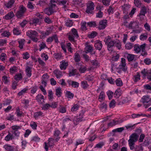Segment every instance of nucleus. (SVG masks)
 <instances>
[{
  "label": "nucleus",
  "mask_w": 151,
  "mask_h": 151,
  "mask_svg": "<svg viewBox=\"0 0 151 151\" xmlns=\"http://www.w3.org/2000/svg\"><path fill=\"white\" fill-rule=\"evenodd\" d=\"M104 42L106 45L107 46L108 50L110 52H112L113 50L112 47L114 46L115 41L111 39V37L109 36L105 38Z\"/></svg>",
  "instance_id": "f257e3e1"
},
{
  "label": "nucleus",
  "mask_w": 151,
  "mask_h": 151,
  "mask_svg": "<svg viewBox=\"0 0 151 151\" xmlns=\"http://www.w3.org/2000/svg\"><path fill=\"white\" fill-rule=\"evenodd\" d=\"M141 73L142 75L143 79H146V77H147V79L149 81H151V70H147V69L144 68L141 71Z\"/></svg>",
  "instance_id": "f03ea898"
},
{
  "label": "nucleus",
  "mask_w": 151,
  "mask_h": 151,
  "mask_svg": "<svg viewBox=\"0 0 151 151\" xmlns=\"http://www.w3.org/2000/svg\"><path fill=\"white\" fill-rule=\"evenodd\" d=\"M83 112L82 111L79 113L77 117L74 119L73 122L74 124L77 125L79 122H81L83 120L82 118L83 117Z\"/></svg>",
  "instance_id": "7ed1b4c3"
},
{
  "label": "nucleus",
  "mask_w": 151,
  "mask_h": 151,
  "mask_svg": "<svg viewBox=\"0 0 151 151\" xmlns=\"http://www.w3.org/2000/svg\"><path fill=\"white\" fill-rule=\"evenodd\" d=\"M94 3L92 2H90L87 6L86 12L88 14H92V10L94 9Z\"/></svg>",
  "instance_id": "20e7f679"
},
{
  "label": "nucleus",
  "mask_w": 151,
  "mask_h": 151,
  "mask_svg": "<svg viewBox=\"0 0 151 151\" xmlns=\"http://www.w3.org/2000/svg\"><path fill=\"white\" fill-rule=\"evenodd\" d=\"M139 137L138 135L135 133H133L130 136L128 142H132L135 143L138 140Z\"/></svg>",
  "instance_id": "39448f33"
},
{
  "label": "nucleus",
  "mask_w": 151,
  "mask_h": 151,
  "mask_svg": "<svg viewBox=\"0 0 151 151\" xmlns=\"http://www.w3.org/2000/svg\"><path fill=\"white\" fill-rule=\"evenodd\" d=\"M26 34L30 38L33 37H37L38 33L35 30H30L27 32Z\"/></svg>",
  "instance_id": "423d86ee"
},
{
  "label": "nucleus",
  "mask_w": 151,
  "mask_h": 151,
  "mask_svg": "<svg viewBox=\"0 0 151 151\" xmlns=\"http://www.w3.org/2000/svg\"><path fill=\"white\" fill-rule=\"evenodd\" d=\"M147 8L145 6L141 8L140 12L138 15V16L140 17L141 20H142L143 19V18H142L141 16H145V14L147 13Z\"/></svg>",
  "instance_id": "0eeeda50"
},
{
  "label": "nucleus",
  "mask_w": 151,
  "mask_h": 151,
  "mask_svg": "<svg viewBox=\"0 0 151 151\" xmlns=\"http://www.w3.org/2000/svg\"><path fill=\"white\" fill-rule=\"evenodd\" d=\"M99 24V29L100 30L103 29L105 28L107 25V20L106 19L101 20Z\"/></svg>",
  "instance_id": "6e6552de"
},
{
  "label": "nucleus",
  "mask_w": 151,
  "mask_h": 151,
  "mask_svg": "<svg viewBox=\"0 0 151 151\" xmlns=\"http://www.w3.org/2000/svg\"><path fill=\"white\" fill-rule=\"evenodd\" d=\"M102 46L103 45L101 41L97 40L95 42L94 47L96 49L100 51L101 50Z\"/></svg>",
  "instance_id": "1a4fd4ad"
},
{
  "label": "nucleus",
  "mask_w": 151,
  "mask_h": 151,
  "mask_svg": "<svg viewBox=\"0 0 151 151\" xmlns=\"http://www.w3.org/2000/svg\"><path fill=\"white\" fill-rule=\"evenodd\" d=\"M57 10H55L54 9L50 6L45 9L44 12L45 13L48 15H51L54 12H56Z\"/></svg>",
  "instance_id": "9d476101"
},
{
  "label": "nucleus",
  "mask_w": 151,
  "mask_h": 151,
  "mask_svg": "<svg viewBox=\"0 0 151 151\" xmlns=\"http://www.w3.org/2000/svg\"><path fill=\"white\" fill-rule=\"evenodd\" d=\"M103 7V6H99L96 7V10L98 11V12L96 13V17L101 18L103 17V13L101 12V9Z\"/></svg>",
  "instance_id": "9b49d317"
},
{
  "label": "nucleus",
  "mask_w": 151,
  "mask_h": 151,
  "mask_svg": "<svg viewBox=\"0 0 151 151\" xmlns=\"http://www.w3.org/2000/svg\"><path fill=\"white\" fill-rule=\"evenodd\" d=\"M36 100L40 104H42L44 103V96L41 94H38L37 96Z\"/></svg>",
  "instance_id": "f8f14e48"
},
{
  "label": "nucleus",
  "mask_w": 151,
  "mask_h": 151,
  "mask_svg": "<svg viewBox=\"0 0 151 151\" xmlns=\"http://www.w3.org/2000/svg\"><path fill=\"white\" fill-rule=\"evenodd\" d=\"M141 102L143 104L145 103L151 104V98H150L148 96H144L142 98Z\"/></svg>",
  "instance_id": "ddd939ff"
},
{
  "label": "nucleus",
  "mask_w": 151,
  "mask_h": 151,
  "mask_svg": "<svg viewBox=\"0 0 151 151\" xmlns=\"http://www.w3.org/2000/svg\"><path fill=\"white\" fill-rule=\"evenodd\" d=\"M57 3V0H50L49 3L50 6L54 9L55 10H58V8L56 4V3Z\"/></svg>",
  "instance_id": "4468645a"
},
{
  "label": "nucleus",
  "mask_w": 151,
  "mask_h": 151,
  "mask_svg": "<svg viewBox=\"0 0 151 151\" xmlns=\"http://www.w3.org/2000/svg\"><path fill=\"white\" fill-rule=\"evenodd\" d=\"M146 44L145 43H143L142 45L141 46L142 49V53H141V55L143 56H145L147 55V53L145 50V46Z\"/></svg>",
  "instance_id": "2eb2a0df"
},
{
  "label": "nucleus",
  "mask_w": 151,
  "mask_h": 151,
  "mask_svg": "<svg viewBox=\"0 0 151 151\" xmlns=\"http://www.w3.org/2000/svg\"><path fill=\"white\" fill-rule=\"evenodd\" d=\"M58 4L60 5L63 6V8H65L67 6L66 4L68 1V0H57Z\"/></svg>",
  "instance_id": "dca6fc26"
},
{
  "label": "nucleus",
  "mask_w": 151,
  "mask_h": 151,
  "mask_svg": "<svg viewBox=\"0 0 151 151\" xmlns=\"http://www.w3.org/2000/svg\"><path fill=\"white\" fill-rule=\"evenodd\" d=\"M14 16L13 12H11L4 17V18L6 20L10 19L12 18Z\"/></svg>",
  "instance_id": "f3484780"
},
{
  "label": "nucleus",
  "mask_w": 151,
  "mask_h": 151,
  "mask_svg": "<svg viewBox=\"0 0 151 151\" xmlns=\"http://www.w3.org/2000/svg\"><path fill=\"white\" fill-rule=\"evenodd\" d=\"M68 65V62H66L65 61L63 60L61 62L60 66L61 70H65Z\"/></svg>",
  "instance_id": "a211bd4d"
},
{
  "label": "nucleus",
  "mask_w": 151,
  "mask_h": 151,
  "mask_svg": "<svg viewBox=\"0 0 151 151\" xmlns=\"http://www.w3.org/2000/svg\"><path fill=\"white\" fill-rule=\"evenodd\" d=\"M142 45H139L138 44H135L134 46V50L136 53H138L139 52L142 50L141 46Z\"/></svg>",
  "instance_id": "6ab92c4d"
},
{
  "label": "nucleus",
  "mask_w": 151,
  "mask_h": 151,
  "mask_svg": "<svg viewBox=\"0 0 151 151\" xmlns=\"http://www.w3.org/2000/svg\"><path fill=\"white\" fill-rule=\"evenodd\" d=\"M125 55L127 56V58L129 62L132 61L134 58L135 55L133 54L126 53H125Z\"/></svg>",
  "instance_id": "aec40b11"
},
{
  "label": "nucleus",
  "mask_w": 151,
  "mask_h": 151,
  "mask_svg": "<svg viewBox=\"0 0 151 151\" xmlns=\"http://www.w3.org/2000/svg\"><path fill=\"white\" fill-rule=\"evenodd\" d=\"M32 68L27 66L25 69V71L28 77H30L32 75Z\"/></svg>",
  "instance_id": "412c9836"
},
{
  "label": "nucleus",
  "mask_w": 151,
  "mask_h": 151,
  "mask_svg": "<svg viewBox=\"0 0 151 151\" xmlns=\"http://www.w3.org/2000/svg\"><path fill=\"white\" fill-rule=\"evenodd\" d=\"M4 148L6 151H14V148L13 146L7 144L4 145Z\"/></svg>",
  "instance_id": "4be33fe9"
},
{
  "label": "nucleus",
  "mask_w": 151,
  "mask_h": 151,
  "mask_svg": "<svg viewBox=\"0 0 151 151\" xmlns=\"http://www.w3.org/2000/svg\"><path fill=\"white\" fill-rule=\"evenodd\" d=\"M13 32L14 34L15 35H18L21 34L20 30H19V28L17 27L14 28Z\"/></svg>",
  "instance_id": "5701e85b"
},
{
  "label": "nucleus",
  "mask_w": 151,
  "mask_h": 151,
  "mask_svg": "<svg viewBox=\"0 0 151 151\" xmlns=\"http://www.w3.org/2000/svg\"><path fill=\"white\" fill-rule=\"evenodd\" d=\"M55 95L58 97H60L61 96L62 90L60 87L57 88L55 90Z\"/></svg>",
  "instance_id": "b1692460"
},
{
  "label": "nucleus",
  "mask_w": 151,
  "mask_h": 151,
  "mask_svg": "<svg viewBox=\"0 0 151 151\" xmlns=\"http://www.w3.org/2000/svg\"><path fill=\"white\" fill-rule=\"evenodd\" d=\"M14 1V0H10L7 3H5V5L8 8H10L12 6Z\"/></svg>",
  "instance_id": "393cba45"
},
{
  "label": "nucleus",
  "mask_w": 151,
  "mask_h": 151,
  "mask_svg": "<svg viewBox=\"0 0 151 151\" xmlns=\"http://www.w3.org/2000/svg\"><path fill=\"white\" fill-rule=\"evenodd\" d=\"M74 60L76 62H78L81 61V57L79 54L76 52L74 55Z\"/></svg>",
  "instance_id": "a878e982"
},
{
  "label": "nucleus",
  "mask_w": 151,
  "mask_h": 151,
  "mask_svg": "<svg viewBox=\"0 0 151 151\" xmlns=\"http://www.w3.org/2000/svg\"><path fill=\"white\" fill-rule=\"evenodd\" d=\"M54 73L58 78H60V77L62 76V72L59 70H55Z\"/></svg>",
  "instance_id": "bb28decb"
},
{
  "label": "nucleus",
  "mask_w": 151,
  "mask_h": 151,
  "mask_svg": "<svg viewBox=\"0 0 151 151\" xmlns=\"http://www.w3.org/2000/svg\"><path fill=\"white\" fill-rule=\"evenodd\" d=\"M73 4L78 6H81L82 4V0H73Z\"/></svg>",
  "instance_id": "cd10ccee"
},
{
  "label": "nucleus",
  "mask_w": 151,
  "mask_h": 151,
  "mask_svg": "<svg viewBox=\"0 0 151 151\" xmlns=\"http://www.w3.org/2000/svg\"><path fill=\"white\" fill-rule=\"evenodd\" d=\"M13 138V134L9 132L8 134L5 137L4 139L6 141H9L12 140Z\"/></svg>",
  "instance_id": "c85d7f7f"
},
{
  "label": "nucleus",
  "mask_w": 151,
  "mask_h": 151,
  "mask_svg": "<svg viewBox=\"0 0 151 151\" xmlns=\"http://www.w3.org/2000/svg\"><path fill=\"white\" fill-rule=\"evenodd\" d=\"M65 95L66 97L70 99L73 98L74 97V94L68 91H66Z\"/></svg>",
  "instance_id": "c756f323"
},
{
  "label": "nucleus",
  "mask_w": 151,
  "mask_h": 151,
  "mask_svg": "<svg viewBox=\"0 0 151 151\" xmlns=\"http://www.w3.org/2000/svg\"><path fill=\"white\" fill-rule=\"evenodd\" d=\"M71 32H72L70 33V34L74 36V37H76L77 38L78 37V35L77 31L76 29L74 28H73L71 29Z\"/></svg>",
  "instance_id": "7c9ffc66"
},
{
  "label": "nucleus",
  "mask_w": 151,
  "mask_h": 151,
  "mask_svg": "<svg viewBox=\"0 0 151 151\" xmlns=\"http://www.w3.org/2000/svg\"><path fill=\"white\" fill-rule=\"evenodd\" d=\"M105 99V95L104 92L101 91L99 96V100L100 102H102Z\"/></svg>",
  "instance_id": "2f4dec72"
},
{
  "label": "nucleus",
  "mask_w": 151,
  "mask_h": 151,
  "mask_svg": "<svg viewBox=\"0 0 151 151\" xmlns=\"http://www.w3.org/2000/svg\"><path fill=\"white\" fill-rule=\"evenodd\" d=\"M98 35V33L95 31H92L90 34L88 35L87 37L90 38H93Z\"/></svg>",
  "instance_id": "473e14b6"
},
{
  "label": "nucleus",
  "mask_w": 151,
  "mask_h": 151,
  "mask_svg": "<svg viewBox=\"0 0 151 151\" xmlns=\"http://www.w3.org/2000/svg\"><path fill=\"white\" fill-rule=\"evenodd\" d=\"M118 68L120 69H121L124 72H126L127 69V67L126 64H120Z\"/></svg>",
  "instance_id": "72a5a7b5"
},
{
  "label": "nucleus",
  "mask_w": 151,
  "mask_h": 151,
  "mask_svg": "<svg viewBox=\"0 0 151 151\" xmlns=\"http://www.w3.org/2000/svg\"><path fill=\"white\" fill-rule=\"evenodd\" d=\"M59 111L60 112L64 113L66 112V109L65 108L62 106L61 105H60L58 107Z\"/></svg>",
  "instance_id": "f704fd0d"
},
{
  "label": "nucleus",
  "mask_w": 151,
  "mask_h": 151,
  "mask_svg": "<svg viewBox=\"0 0 151 151\" xmlns=\"http://www.w3.org/2000/svg\"><path fill=\"white\" fill-rule=\"evenodd\" d=\"M81 86L84 89H86L88 86L87 81H83L81 82Z\"/></svg>",
  "instance_id": "c9c22d12"
},
{
  "label": "nucleus",
  "mask_w": 151,
  "mask_h": 151,
  "mask_svg": "<svg viewBox=\"0 0 151 151\" xmlns=\"http://www.w3.org/2000/svg\"><path fill=\"white\" fill-rule=\"evenodd\" d=\"M86 22H81V29L83 31L86 30L87 29L86 26Z\"/></svg>",
  "instance_id": "e433bc0d"
},
{
  "label": "nucleus",
  "mask_w": 151,
  "mask_h": 151,
  "mask_svg": "<svg viewBox=\"0 0 151 151\" xmlns=\"http://www.w3.org/2000/svg\"><path fill=\"white\" fill-rule=\"evenodd\" d=\"M116 85L118 86H121L122 85V82L120 78H118L115 81Z\"/></svg>",
  "instance_id": "4c0bfd02"
},
{
  "label": "nucleus",
  "mask_w": 151,
  "mask_h": 151,
  "mask_svg": "<svg viewBox=\"0 0 151 151\" xmlns=\"http://www.w3.org/2000/svg\"><path fill=\"white\" fill-rule=\"evenodd\" d=\"M114 45L115 46L119 49L121 48V43L118 40L115 41Z\"/></svg>",
  "instance_id": "58836bf2"
},
{
  "label": "nucleus",
  "mask_w": 151,
  "mask_h": 151,
  "mask_svg": "<svg viewBox=\"0 0 151 151\" xmlns=\"http://www.w3.org/2000/svg\"><path fill=\"white\" fill-rule=\"evenodd\" d=\"M50 33L51 32L50 30H46L45 32L42 31L41 32V34L43 37H45L46 36L49 35Z\"/></svg>",
  "instance_id": "ea45409f"
},
{
  "label": "nucleus",
  "mask_w": 151,
  "mask_h": 151,
  "mask_svg": "<svg viewBox=\"0 0 151 151\" xmlns=\"http://www.w3.org/2000/svg\"><path fill=\"white\" fill-rule=\"evenodd\" d=\"M25 41V40L24 39H21L20 41H18L19 44V47L22 49L23 48V46L24 44V42Z\"/></svg>",
  "instance_id": "a19ab883"
},
{
  "label": "nucleus",
  "mask_w": 151,
  "mask_h": 151,
  "mask_svg": "<svg viewBox=\"0 0 151 151\" xmlns=\"http://www.w3.org/2000/svg\"><path fill=\"white\" fill-rule=\"evenodd\" d=\"M26 9L23 5H20L19 6V11L21 12H22L24 13L26 11Z\"/></svg>",
  "instance_id": "79ce46f5"
},
{
  "label": "nucleus",
  "mask_w": 151,
  "mask_h": 151,
  "mask_svg": "<svg viewBox=\"0 0 151 151\" xmlns=\"http://www.w3.org/2000/svg\"><path fill=\"white\" fill-rule=\"evenodd\" d=\"M134 3L137 7L140 8L141 6V3L139 0H134Z\"/></svg>",
  "instance_id": "37998d69"
},
{
  "label": "nucleus",
  "mask_w": 151,
  "mask_h": 151,
  "mask_svg": "<svg viewBox=\"0 0 151 151\" xmlns=\"http://www.w3.org/2000/svg\"><path fill=\"white\" fill-rule=\"evenodd\" d=\"M128 143L130 149L131 150H133L134 149L135 150V143L134 142H128Z\"/></svg>",
  "instance_id": "c03bdc74"
},
{
  "label": "nucleus",
  "mask_w": 151,
  "mask_h": 151,
  "mask_svg": "<svg viewBox=\"0 0 151 151\" xmlns=\"http://www.w3.org/2000/svg\"><path fill=\"white\" fill-rule=\"evenodd\" d=\"M28 89L27 88H24L23 89L20 91L18 93V95L19 96L22 95L23 94L26 93V91Z\"/></svg>",
  "instance_id": "a18cd8bd"
},
{
  "label": "nucleus",
  "mask_w": 151,
  "mask_h": 151,
  "mask_svg": "<svg viewBox=\"0 0 151 151\" xmlns=\"http://www.w3.org/2000/svg\"><path fill=\"white\" fill-rule=\"evenodd\" d=\"M24 14V13L22 12H21L18 10L17 12L16 15L18 18H20L23 16Z\"/></svg>",
  "instance_id": "49530a36"
},
{
  "label": "nucleus",
  "mask_w": 151,
  "mask_h": 151,
  "mask_svg": "<svg viewBox=\"0 0 151 151\" xmlns=\"http://www.w3.org/2000/svg\"><path fill=\"white\" fill-rule=\"evenodd\" d=\"M133 47V44L131 43H127L125 45V47L127 49L129 50Z\"/></svg>",
  "instance_id": "de8ad7c7"
},
{
  "label": "nucleus",
  "mask_w": 151,
  "mask_h": 151,
  "mask_svg": "<svg viewBox=\"0 0 151 151\" xmlns=\"http://www.w3.org/2000/svg\"><path fill=\"white\" fill-rule=\"evenodd\" d=\"M143 150V148L142 146H136L135 148V151H142Z\"/></svg>",
  "instance_id": "09e8293b"
},
{
  "label": "nucleus",
  "mask_w": 151,
  "mask_h": 151,
  "mask_svg": "<svg viewBox=\"0 0 151 151\" xmlns=\"http://www.w3.org/2000/svg\"><path fill=\"white\" fill-rule=\"evenodd\" d=\"M79 108L78 105L76 104L74 105L73 107L71 108V110L72 111H76Z\"/></svg>",
  "instance_id": "8fccbe9b"
},
{
  "label": "nucleus",
  "mask_w": 151,
  "mask_h": 151,
  "mask_svg": "<svg viewBox=\"0 0 151 151\" xmlns=\"http://www.w3.org/2000/svg\"><path fill=\"white\" fill-rule=\"evenodd\" d=\"M86 48V51L88 52H91L93 50V47L91 45H87Z\"/></svg>",
  "instance_id": "3c124183"
},
{
  "label": "nucleus",
  "mask_w": 151,
  "mask_h": 151,
  "mask_svg": "<svg viewBox=\"0 0 151 151\" xmlns=\"http://www.w3.org/2000/svg\"><path fill=\"white\" fill-rule=\"evenodd\" d=\"M139 123H137L134 124L133 125H132L131 124H129L127 126H125V127H126L127 129H128L129 128H131V129H133L135 128L134 127L136 125Z\"/></svg>",
  "instance_id": "603ef678"
},
{
  "label": "nucleus",
  "mask_w": 151,
  "mask_h": 151,
  "mask_svg": "<svg viewBox=\"0 0 151 151\" xmlns=\"http://www.w3.org/2000/svg\"><path fill=\"white\" fill-rule=\"evenodd\" d=\"M134 81L135 82H137L140 79V76L139 73L134 76Z\"/></svg>",
  "instance_id": "864d4df0"
},
{
  "label": "nucleus",
  "mask_w": 151,
  "mask_h": 151,
  "mask_svg": "<svg viewBox=\"0 0 151 151\" xmlns=\"http://www.w3.org/2000/svg\"><path fill=\"white\" fill-rule=\"evenodd\" d=\"M12 129L14 131H18V129H21V126H18L17 125H14L11 127Z\"/></svg>",
  "instance_id": "5fc2aeb1"
},
{
  "label": "nucleus",
  "mask_w": 151,
  "mask_h": 151,
  "mask_svg": "<svg viewBox=\"0 0 151 151\" xmlns=\"http://www.w3.org/2000/svg\"><path fill=\"white\" fill-rule=\"evenodd\" d=\"M144 63L147 65H149L151 64V60L150 58H146L144 59Z\"/></svg>",
  "instance_id": "6e6d98bb"
},
{
  "label": "nucleus",
  "mask_w": 151,
  "mask_h": 151,
  "mask_svg": "<svg viewBox=\"0 0 151 151\" xmlns=\"http://www.w3.org/2000/svg\"><path fill=\"white\" fill-rule=\"evenodd\" d=\"M114 97L117 98L121 96V93L120 92L118 91V90H117L114 93Z\"/></svg>",
  "instance_id": "4d7b16f0"
},
{
  "label": "nucleus",
  "mask_w": 151,
  "mask_h": 151,
  "mask_svg": "<svg viewBox=\"0 0 151 151\" xmlns=\"http://www.w3.org/2000/svg\"><path fill=\"white\" fill-rule=\"evenodd\" d=\"M106 93L109 97V100L111 99L113 96V93L110 91H109L107 92Z\"/></svg>",
  "instance_id": "13d9d810"
},
{
  "label": "nucleus",
  "mask_w": 151,
  "mask_h": 151,
  "mask_svg": "<svg viewBox=\"0 0 151 151\" xmlns=\"http://www.w3.org/2000/svg\"><path fill=\"white\" fill-rule=\"evenodd\" d=\"M87 24L90 27L93 26L95 27L96 26V25L95 22H88L87 23Z\"/></svg>",
  "instance_id": "bf43d9fd"
},
{
  "label": "nucleus",
  "mask_w": 151,
  "mask_h": 151,
  "mask_svg": "<svg viewBox=\"0 0 151 151\" xmlns=\"http://www.w3.org/2000/svg\"><path fill=\"white\" fill-rule=\"evenodd\" d=\"M73 22L70 20H67L65 22V25L67 27H70L73 25Z\"/></svg>",
  "instance_id": "052dcab7"
},
{
  "label": "nucleus",
  "mask_w": 151,
  "mask_h": 151,
  "mask_svg": "<svg viewBox=\"0 0 151 151\" xmlns=\"http://www.w3.org/2000/svg\"><path fill=\"white\" fill-rule=\"evenodd\" d=\"M79 83L77 82L73 81L72 83V87L74 88H78L79 87Z\"/></svg>",
  "instance_id": "680f3d73"
},
{
  "label": "nucleus",
  "mask_w": 151,
  "mask_h": 151,
  "mask_svg": "<svg viewBox=\"0 0 151 151\" xmlns=\"http://www.w3.org/2000/svg\"><path fill=\"white\" fill-rule=\"evenodd\" d=\"M137 24V23L134 22H131L129 24V27L132 29H133L135 28V27L134 26V25H135Z\"/></svg>",
  "instance_id": "e2e57ef3"
},
{
  "label": "nucleus",
  "mask_w": 151,
  "mask_h": 151,
  "mask_svg": "<svg viewBox=\"0 0 151 151\" xmlns=\"http://www.w3.org/2000/svg\"><path fill=\"white\" fill-rule=\"evenodd\" d=\"M115 101L113 99L109 103V107L110 108H114L115 106Z\"/></svg>",
  "instance_id": "0e129e2a"
},
{
  "label": "nucleus",
  "mask_w": 151,
  "mask_h": 151,
  "mask_svg": "<svg viewBox=\"0 0 151 151\" xmlns=\"http://www.w3.org/2000/svg\"><path fill=\"white\" fill-rule=\"evenodd\" d=\"M22 78V75L21 73L16 75L15 76V79L17 81H19Z\"/></svg>",
  "instance_id": "69168bd1"
},
{
  "label": "nucleus",
  "mask_w": 151,
  "mask_h": 151,
  "mask_svg": "<svg viewBox=\"0 0 151 151\" xmlns=\"http://www.w3.org/2000/svg\"><path fill=\"white\" fill-rule=\"evenodd\" d=\"M40 48L39 49V50L40 51L42 49H44L46 46V44L43 42L39 45Z\"/></svg>",
  "instance_id": "338daca9"
},
{
  "label": "nucleus",
  "mask_w": 151,
  "mask_h": 151,
  "mask_svg": "<svg viewBox=\"0 0 151 151\" xmlns=\"http://www.w3.org/2000/svg\"><path fill=\"white\" fill-rule=\"evenodd\" d=\"M78 70L81 73H84L86 70V67H83L81 66L78 69Z\"/></svg>",
  "instance_id": "774afa93"
}]
</instances>
